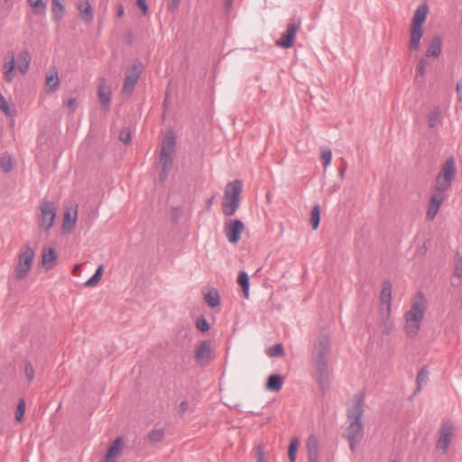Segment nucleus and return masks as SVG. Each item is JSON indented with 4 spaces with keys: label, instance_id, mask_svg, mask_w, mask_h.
I'll return each mask as SVG.
<instances>
[{
    "label": "nucleus",
    "instance_id": "1a4fd4ad",
    "mask_svg": "<svg viewBox=\"0 0 462 462\" xmlns=\"http://www.w3.org/2000/svg\"><path fill=\"white\" fill-rule=\"evenodd\" d=\"M244 228V223L239 219L226 222L225 235L228 242L231 244H236L240 240L241 233Z\"/></svg>",
    "mask_w": 462,
    "mask_h": 462
},
{
    "label": "nucleus",
    "instance_id": "e433bc0d",
    "mask_svg": "<svg viewBox=\"0 0 462 462\" xmlns=\"http://www.w3.org/2000/svg\"><path fill=\"white\" fill-rule=\"evenodd\" d=\"M103 271H104L103 265H99L97 268L95 273L85 282V286H87V287L96 286L101 280Z\"/></svg>",
    "mask_w": 462,
    "mask_h": 462
},
{
    "label": "nucleus",
    "instance_id": "c85d7f7f",
    "mask_svg": "<svg viewBox=\"0 0 462 462\" xmlns=\"http://www.w3.org/2000/svg\"><path fill=\"white\" fill-rule=\"evenodd\" d=\"M427 122L430 128H435L441 125V114L439 108H434L429 113Z\"/></svg>",
    "mask_w": 462,
    "mask_h": 462
},
{
    "label": "nucleus",
    "instance_id": "6ab92c4d",
    "mask_svg": "<svg viewBox=\"0 0 462 462\" xmlns=\"http://www.w3.org/2000/svg\"><path fill=\"white\" fill-rule=\"evenodd\" d=\"M308 451V462H319V442L316 437L310 436L306 443Z\"/></svg>",
    "mask_w": 462,
    "mask_h": 462
},
{
    "label": "nucleus",
    "instance_id": "a211bd4d",
    "mask_svg": "<svg viewBox=\"0 0 462 462\" xmlns=\"http://www.w3.org/2000/svg\"><path fill=\"white\" fill-rule=\"evenodd\" d=\"M78 217L77 206H71L64 214L62 228L70 231L74 228Z\"/></svg>",
    "mask_w": 462,
    "mask_h": 462
},
{
    "label": "nucleus",
    "instance_id": "2f4dec72",
    "mask_svg": "<svg viewBox=\"0 0 462 462\" xmlns=\"http://www.w3.org/2000/svg\"><path fill=\"white\" fill-rule=\"evenodd\" d=\"M205 301L210 308H216L220 304V296L217 290L209 291L205 294Z\"/></svg>",
    "mask_w": 462,
    "mask_h": 462
},
{
    "label": "nucleus",
    "instance_id": "79ce46f5",
    "mask_svg": "<svg viewBox=\"0 0 462 462\" xmlns=\"http://www.w3.org/2000/svg\"><path fill=\"white\" fill-rule=\"evenodd\" d=\"M453 275L458 280L462 277V256L458 252L457 253L455 259Z\"/></svg>",
    "mask_w": 462,
    "mask_h": 462
},
{
    "label": "nucleus",
    "instance_id": "f03ea898",
    "mask_svg": "<svg viewBox=\"0 0 462 462\" xmlns=\"http://www.w3.org/2000/svg\"><path fill=\"white\" fill-rule=\"evenodd\" d=\"M364 397L358 393L354 395L351 406L347 410L348 426L346 429L345 436L349 442L352 451H355L356 446L360 442L364 434L362 418L364 415Z\"/></svg>",
    "mask_w": 462,
    "mask_h": 462
},
{
    "label": "nucleus",
    "instance_id": "39448f33",
    "mask_svg": "<svg viewBox=\"0 0 462 462\" xmlns=\"http://www.w3.org/2000/svg\"><path fill=\"white\" fill-rule=\"evenodd\" d=\"M457 175L455 159L448 158L444 163L436 180V191L444 192L450 186Z\"/></svg>",
    "mask_w": 462,
    "mask_h": 462
},
{
    "label": "nucleus",
    "instance_id": "c9c22d12",
    "mask_svg": "<svg viewBox=\"0 0 462 462\" xmlns=\"http://www.w3.org/2000/svg\"><path fill=\"white\" fill-rule=\"evenodd\" d=\"M5 80L11 82L14 79V57L12 55L8 61L5 62Z\"/></svg>",
    "mask_w": 462,
    "mask_h": 462
},
{
    "label": "nucleus",
    "instance_id": "8fccbe9b",
    "mask_svg": "<svg viewBox=\"0 0 462 462\" xmlns=\"http://www.w3.org/2000/svg\"><path fill=\"white\" fill-rule=\"evenodd\" d=\"M0 109L6 115H9V105L2 95H0Z\"/></svg>",
    "mask_w": 462,
    "mask_h": 462
},
{
    "label": "nucleus",
    "instance_id": "dca6fc26",
    "mask_svg": "<svg viewBox=\"0 0 462 462\" xmlns=\"http://www.w3.org/2000/svg\"><path fill=\"white\" fill-rule=\"evenodd\" d=\"M77 8L80 18L86 23H91L94 18L93 8L88 0H79Z\"/></svg>",
    "mask_w": 462,
    "mask_h": 462
},
{
    "label": "nucleus",
    "instance_id": "4be33fe9",
    "mask_svg": "<svg viewBox=\"0 0 462 462\" xmlns=\"http://www.w3.org/2000/svg\"><path fill=\"white\" fill-rule=\"evenodd\" d=\"M159 164L162 168L160 178L162 180L167 178L173 164V155L160 153Z\"/></svg>",
    "mask_w": 462,
    "mask_h": 462
},
{
    "label": "nucleus",
    "instance_id": "0eeeda50",
    "mask_svg": "<svg viewBox=\"0 0 462 462\" xmlns=\"http://www.w3.org/2000/svg\"><path fill=\"white\" fill-rule=\"evenodd\" d=\"M143 70V65L141 61L135 60L131 69L126 72L125 83L122 91L125 94L130 95Z\"/></svg>",
    "mask_w": 462,
    "mask_h": 462
},
{
    "label": "nucleus",
    "instance_id": "f3484780",
    "mask_svg": "<svg viewBox=\"0 0 462 462\" xmlns=\"http://www.w3.org/2000/svg\"><path fill=\"white\" fill-rule=\"evenodd\" d=\"M175 146L176 137L174 133L172 131H169L162 139L160 153L173 155L175 152Z\"/></svg>",
    "mask_w": 462,
    "mask_h": 462
},
{
    "label": "nucleus",
    "instance_id": "f257e3e1",
    "mask_svg": "<svg viewBox=\"0 0 462 462\" xmlns=\"http://www.w3.org/2000/svg\"><path fill=\"white\" fill-rule=\"evenodd\" d=\"M330 350V338L327 335H319L314 343L312 350L313 377L323 393L329 386L328 356Z\"/></svg>",
    "mask_w": 462,
    "mask_h": 462
},
{
    "label": "nucleus",
    "instance_id": "ddd939ff",
    "mask_svg": "<svg viewBox=\"0 0 462 462\" xmlns=\"http://www.w3.org/2000/svg\"><path fill=\"white\" fill-rule=\"evenodd\" d=\"M298 30L299 25L295 23H289L281 38L276 41V44L286 49L291 48L294 43L295 35Z\"/></svg>",
    "mask_w": 462,
    "mask_h": 462
},
{
    "label": "nucleus",
    "instance_id": "2eb2a0df",
    "mask_svg": "<svg viewBox=\"0 0 462 462\" xmlns=\"http://www.w3.org/2000/svg\"><path fill=\"white\" fill-rule=\"evenodd\" d=\"M98 98L102 106L108 109L111 103V90L104 78L100 79L98 85Z\"/></svg>",
    "mask_w": 462,
    "mask_h": 462
},
{
    "label": "nucleus",
    "instance_id": "5701e85b",
    "mask_svg": "<svg viewBox=\"0 0 462 462\" xmlns=\"http://www.w3.org/2000/svg\"><path fill=\"white\" fill-rule=\"evenodd\" d=\"M428 12L429 8L426 4L419 5L413 14L411 25L423 28V24L427 19Z\"/></svg>",
    "mask_w": 462,
    "mask_h": 462
},
{
    "label": "nucleus",
    "instance_id": "7c9ffc66",
    "mask_svg": "<svg viewBox=\"0 0 462 462\" xmlns=\"http://www.w3.org/2000/svg\"><path fill=\"white\" fill-rule=\"evenodd\" d=\"M0 165L5 173L10 172L14 168V160L12 155L8 152L2 153L0 156Z\"/></svg>",
    "mask_w": 462,
    "mask_h": 462
},
{
    "label": "nucleus",
    "instance_id": "412c9836",
    "mask_svg": "<svg viewBox=\"0 0 462 462\" xmlns=\"http://www.w3.org/2000/svg\"><path fill=\"white\" fill-rule=\"evenodd\" d=\"M423 36V28L413 26L411 27V37L409 49L410 51H418L420 46V40Z\"/></svg>",
    "mask_w": 462,
    "mask_h": 462
},
{
    "label": "nucleus",
    "instance_id": "a878e982",
    "mask_svg": "<svg viewBox=\"0 0 462 462\" xmlns=\"http://www.w3.org/2000/svg\"><path fill=\"white\" fill-rule=\"evenodd\" d=\"M283 385V379L279 374H272L268 377L266 389L272 392H279Z\"/></svg>",
    "mask_w": 462,
    "mask_h": 462
},
{
    "label": "nucleus",
    "instance_id": "9d476101",
    "mask_svg": "<svg viewBox=\"0 0 462 462\" xmlns=\"http://www.w3.org/2000/svg\"><path fill=\"white\" fill-rule=\"evenodd\" d=\"M195 358L200 365H208L213 360L209 342L201 341L198 344L195 350Z\"/></svg>",
    "mask_w": 462,
    "mask_h": 462
},
{
    "label": "nucleus",
    "instance_id": "7ed1b4c3",
    "mask_svg": "<svg viewBox=\"0 0 462 462\" xmlns=\"http://www.w3.org/2000/svg\"><path fill=\"white\" fill-rule=\"evenodd\" d=\"M426 299L418 292L411 301V309L404 314V331L410 337H414L420 328L426 312Z\"/></svg>",
    "mask_w": 462,
    "mask_h": 462
},
{
    "label": "nucleus",
    "instance_id": "de8ad7c7",
    "mask_svg": "<svg viewBox=\"0 0 462 462\" xmlns=\"http://www.w3.org/2000/svg\"><path fill=\"white\" fill-rule=\"evenodd\" d=\"M25 376L29 381H32L34 378V369L31 363L27 362L24 367Z\"/></svg>",
    "mask_w": 462,
    "mask_h": 462
},
{
    "label": "nucleus",
    "instance_id": "a19ab883",
    "mask_svg": "<svg viewBox=\"0 0 462 462\" xmlns=\"http://www.w3.org/2000/svg\"><path fill=\"white\" fill-rule=\"evenodd\" d=\"M428 65V61L425 58H420L418 60L417 68H416V75H415V81H419V78H423L425 72H426V67Z\"/></svg>",
    "mask_w": 462,
    "mask_h": 462
},
{
    "label": "nucleus",
    "instance_id": "ea45409f",
    "mask_svg": "<svg viewBox=\"0 0 462 462\" xmlns=\"http://www.w3.org/2000/svg\"><path fill=\"white\" fill-rule=\"evenodd\" d=\"M320 220V209L319 206L316 205L312 208L310 213V224L313 229H317Z\"/></svg>",
    "mask_w": 462,
    "mask_h": 462
},
{
    "label": "nucleus",
    "instance_id": "37998d69",
    "mask_svg": "<svg viewBox=\"0 0 462 462\" xmlns=\"http://www.w3.org/2000/svg\"><path fill=\"white\" fill-rule=\"evenodd\" d=\"M321 162L324 166V168H328L329 164L331 163L332 160V152L331 150L328 148H322L321 149Z\"/></svg>",
    "mask_w": 462,
    "mask_h": 462
},
{
    "label": "nucleus",
    "instance_id": "6e6552de",
    "mask_svg": "<svg viewBox=\"0 0 462 462\" xmlns=\"http://www.w3.org/2000/svg\"><path fill=\"white\" fill-rule=\"evenodd\" d=\"M40 226L45 230L51 229L56 217L54 204L49 200H43L40 205Z\"/></svg>",
    "mask_w": 462,
    "mask_h": 462
},
{
    "label": "nucleus",
    "instance_id": "423d86ee",
    "mask_svg": "<svg viewBox=\"0 0 462 462\" xmlns=\"http://www.w3.org/2000/svg\"><path fill=\"white\" fill-rule=\"evenodd\" d=\"M34 251L29 246H23L18 255V263L14 269V277L17 280L24 279L32 269Z\"/></svg>",
    "mask_w": 462,
    "mask_h": 462
},
{
    "label": "nucleus",
    "instance_id": "e2e57ef3",
    "mask_svg": "<svg viewBox=\"0 0 462 462\" xmlns=\"http://www.w3.org/2000/svg\"><path fill=\"white\" fill-rule=\"evenodd\" d=\"M393 462H395V461H393Z\"/></svg>",
    "mask_w": 462,
    "mask_h": 462
},
{
    "label": "nucleus",
    "instance_id": "680f3d73",
    "mask_svg": "<svg viewBox=\"0 0 462 462\" xmlns=\"http://www.w3.org/2000/svg\"><path fill=\"white\" fill-rule=\"evenodd\" d=\"M451 283H452L453 286H458L459 285V282H452Z\"/></svg>",
    "mask_w": 462,
    "mask_h": 462
},
{
    "label": "nucleus",
    "instance_id": "b1692460",
    "mask_svg": "<svg viewBox=\"0 0 462 462\" xmlns=\"http://www.w3.org/2000/svg\"><path fill=\"white\" fill-rule=\"evenodd\" d=\"M60 85V79L58 70L56 68H53L46 74V86L49 88L50 92L55 91Z\"/></svg>",
    "mask_w": 462,
    "mask_h": 462
},
{
    "label": "nucleus",
    "instance_id": "58836bf2",
    "mask_svg": "<svg viewBox=\"0 0 462 462\" xmlns=\"http://www.w3.org/2000/svg\"><path fill=\"white\" fill-rule=\"evenodd\" d=\"M299 439L298 438L294 437L291 439L289 448H288V457L291 462H295L296 460V453L299 447Z\"/></svg>",
    "mask_w": 462,
    "mask_h": 462
},
{
    "label": "nucleus",
    "instance_id": "393cba45",
    "mask_svg": "<svg viewBox=\"0 0 462 462\" xmlns=\"http://www.w3.org/2000/svg\"><path fill=\"white\" fill-rule=\"evenodd\" d=\"M57 254L55 249L48 248L44 249L42 253V265L46 267V269L52 268L56 263Z\"/></svg>",
    "mask_w": 462,
    "mask_h": 462
},
{
    "label": "nucleus",
    "instance_id": "aec40b11",
    "mask_svg": "<svg viewBox=\"0 0 462 462\" xmlns=\"http://www.w3.org/2000/svg\"><path fill=\"white\" fill-rule=\"evenodd\" d=\"M381 305L383 308H385L387 314L390 313L391 310V300H392V284L390 281H385L383 284L382 291H381Z\"/></svg>",
    "mask_w": 462,
    "mask_h": 462
},
{
    "label": "nucleus",
    "instance_id": "052dcab7",
    "mask_svg": "<svg viewBox=\"0 0 462 462\" xmlns=\"http://www.w3.org/2000/svg\"><path fill=\"white\" fill-rule=\"evenodd\" d=\"M345 171H346V169H345V168L339 171V173H338L339 178H341V179H343V178H344V176H345Z\"/></svg>",
    "mask_w": 462,
    "mask_h": 462
},
{
    "label": "nucleus",
    "instance_id": "09e8293b",
    "mask_svg": "<svg viewBox=\"0 0 462 462\" xmlns=\"http://www.w3.org/2000/svg\"><path fill=\"white\" fill-rule=\"evenodd\" d=\"M119 139L124 143H129L132 140L129 129L122 130L119 135Z\"/></svg>",
    "mask_w": 462,
    "mask_h": 462
},
{
    "label": "nucleus",
    "instance_id": "13d9d810",
    "mask_svg": "<svg viewBox=\"0 0 462 462\" xmlns=\"http://www.w3.org/2000/svg\"><path fill=\"white\" fill-rule=\"evenodd\" d=\"M125 14V9L122 5H119L116 9V14L118 17H122Z\"/></svg>",
    "mask_w": 462,
    "mask_h": 462
},
{
    "label": "nucleus",
    "instance_id": "4468645a",
    "mask_svg": "<svg viewBox=\"0 0 462 462\" xmlns=\"http://www.w3.org/2000/svg\"><path fill=\"white\" fill-rule=\"evenodd\" d=\"M445 197L443 195V192L436 191L434 193L430 200L428 211H427V217L429 219L432 220L437 216L439 207L442 204Z\"/></svg>",
    "mask_w": 462,
    "mask_h": 462
},
{
    "label": "nucleus",
    "instance_id": "603ef678",
    "mask_svg": "<svg viewBox=\"0 0 462 462\" xmlns=\"http://www.w3.org/2000/svg\"><path fill=\"white\" fill-rule=\"evenodd\" d=\"M189 409V402L187 401H182L179 405V413L180 416H183L185 412Z\"/></svg>",
    "mask_w": 462,
    "mask_h": 462
},
{
    "label": "nucleus",
    "instance_id": "9b49d317",
    "mask_svg": "<svg viewBox=\"0 0 462 462\" xmlns=\"http://www.w3.org/2000/svg\"><path fill=\"white\" fill-rule=\"evenodd\" d=\"M454 427L451 422L445 423L440 430L439 438L437 442V448L443 453L447 451L453 437Z\"/></svg>",
    "mask_w": 462,
    "mask_h": 462
},
{
    "label": "nucleus",
    "instance_id": "3c124183",
    "mask_svg": "<svg viewBox=\"0 0 462 462\" xmlns=\"http://www.w3.org/2000/svg\"><path fill=\"white\" fill-rule=\"evenodd\" d=\"M180 0H168V9L174 12L178 9Z\"/></svg>",
    "mask_w": 462,
    "mask_h": 462
},
{
    "label": "nucleus",
    "instance_id": "20e7f679",
    "mask_svg": "<svg viewBox=\"0 0 462 462\" xmlns=\"http://www.w3.org/2000/svg\"><path fill=\"white\" fill-rule=\"evenodd\" d=\"M243 184L239 180L229 182L225 189L222 208L226 216H233L239 207Z\"/></svg>",
    "mask_w": 462,
    "mask_h": 462
},
{
    "label": "nucleus",
    "instance_id": "f8f14e48",
    "mask_svg": "<svg viewBox=\"0 0 462 462\" xmlns=\"http://www.w3.org/2000/svg\"><path fill=\"white\" fill-rule=\"evenodd\" d=\"M124 449V438L117 437L109 446L106 454L105 455V462H116L122 456Z\"/></svg>",
    "mask_w": 462,
    "mask_h": 462
},
{
    "label": "nucleus",
    "instance_id": "473e14b6",
    "mask_svg": "<svg viewBox=\"0 0 462 462\" xmlns=\"http://www.w3.org/2000/svg\"><path fill=\"white\" fill-rule=\"evenodd\" d=\"M429 379V372L425 367L420 369L416 378V389L414 393H418L421 391L422 385L428 382Z\"/></svg>",
    "mask_w": 462,
    "mask_h": 462
},
{
    "label": "nucleus",
    "instance_id": "6e6d98bb",
    "mask_svg": "<svg viewBox=\"0 0 462 462\" xmlns=\"http://www.w3.org/2000/svg\"><path fill=\"white\" fill-rule=\"evenodd\" d=\"M138 6L142 9L143 13L145 14L148 12V5L146 0H137Z\"/></svg>",
    "mask_w": 462,
    "mask_h": 462
},
{
    "label": "nucleus",
    "instance_id": "cd10ccee",
    "mask_svg": "<svg viewBox=\"0 0 462 462\" xmlns=\"http://www.w3.org/2000/svg\"><path fill=\"white\" fill-rule=\"evenodd\" d=\"M51 1H52L51 12L53 14V19L55 22H60L65 14V5H63L62 0H51Z\"/></svg>",
    "mask_w": 462,
    "mask_h": 462
},
{
    "label": "nucleus",
    "instance_id": "49530a36",
    "mask_svg": "<svg viewBox=\"0 0 462 462\" xmlns=\"http://www.w3.org/2000/svg\"><path fill=\"white\" fill-rule=\"evenodd\" d=\"M196 327L202 332H207L209 329V324L204 317H199L197 319Z\"/></svg>",
    "mask_w": 462,
    "mask_h": 462
},
{
    "label": "nucleus",
    "instance_id": "4c0bfd02",
    "mask_svg": "<svg viewBox=\"0 0 462 462\" xmlns=\"http://www.w3.org/2000/svg\"><path fill=\"white\" fill-rule=\"evenodd\" d=\"M164 436L165 431L163 429H154L152 431H150L148 439L152 443H159L163 440Z\"/></svg>",
    "mask_w": 462,
    "mask_h": 462
},
{
    "label": "nucleus",
    "instance_id": "bf43d9fd",
    "mask_svg": "<svg viewBox=\"0 0 462 462\" xmlns=\"http://www.w3.org/2000/svg\"><path fill=\"white\" fill-rule=\"evenodd\" d=\"M233 1L234 0H226V3H225L226 8L231 7Z\"/></svg>",
    "mask_w": 462,
    "mask_h": 462
},
{
    "label": "nucleus",
    "instance_id": "72a5a7b5",
    "mask_svg": "<svg viewBox=\"0 0 462 462\" xmlns=\"http://www.w3.org/2000/svg\"><path fill=\"white\" fill-rule=\"evenodd\" d=\"M30 64V55L27 51H22L19 54V61L17 65L18 70L22 74H25L29 69Z\"/></svg>",
    "mask_w": 462,
    "mask_h": 462
},
{
    "label": "nucleus",
    "instance_id": "c03bdc74",
    "mask_svg": "<svg viewBox=\"0 0 462 462\" xmlns=\"http://www.w3.org/2000/svg\"><path fill=\"white\" fill-rule=\"evenodd\" d=\"M24 411H25V402L23 400H20L18 406H17L16 412H15V420L17 421H21L23 420Z\"/></svg>",
    "mask_w": 462,
    "mask_h": 462
},
{
    "label": "nucleus",
    "instance_id": "c756f323",
    "mask_svg": "<svg viewBox=\"0 0 462 462\" xmlns=\"http://www.w3.org/2000/svg\"><path fill=\"white\" fill-rule=\"evenodd\" d=\"M237 282L242 288L244 296L247 299L249 297L250 283L248 274L245 271L239 272Z\"/></svg>",
    "mask_w": 462,
    "mask_h": 462
},
{
    "label": "nucleus",
    "instance_id": "864d4df0",
    "mask_svg": "<svg viewBox=\"0 0 462 462\" xmlns=\"http://www.w3.org/2000/svg\"><path fill=\"white\" fill-rule=\"evenodd\" d=\"M67 107L69 110L73 113L77 108V100L76 98H70L67 102Z\"/></svg>",
    "mask_w": 462,
    "mask_h": 462
},
{
    "label": "nucleus",
    "instance_id": "bb28decb",
    "mask_svg": "<svg viewBox=\"0 0 462 462\" xmlns=\"http://www.w3.org/2000/svg\"><path fill=\"white\" fill-rule=\"evenodd\" d=\"M441 52V40L439 37H434L426 51L427 57H434L437 58Z\"/></svg>",
    "mask_w": 462,
    "mask_h": 462
},
{
    "label": "nucleus",
    "instance_id": "4d7b16f0",
    "mask_svg": "<svg viewBox=\"0 0 462 462\" xmlns=\"http://www.w3.org/2000/svg\"><path fill=\"white\" fill-rule=\"evenodd\" d=\"M456 88H457V92L459 97V99H462V81L457 82Z\"/></svg>",
    "mask_w": 462,
    "mask_h": 462
},
{
    "label": "nucleus",
    "instance_id": "a18cd8bd",
    "mask_svg": "<svg viewBox=\"0 0 462 462\" xmlns=\"http://www.w3.org/2000/svg\"><path fill=\"white\" fill-rule=\"evenodd\" d=\"M283 355V347L282 344H276L268 349L269 356H276Z\"/></svg>",
    "mask_w": 462,
    "mask_h": 462
},
{
    "label": "nucleus",
    "instance_id": "f704fd0d",
    "mask_svg": "<svg viewBox=\"0 0 462 462\" xmlns=\"http://www.w3.org/2000/svg\"><path fill=\"white\" fill-rule=\"evenodd\" d=\"M27 2L35 14L42 15L45 14L47 6L43 0H27Z\"/></svg>",
    "mask_w": 462,
    "mask_h": 462
},
{
    "label": "nucleus",
    "instance_id": "5fc2aeb1",
    "mask_svg": "<svg viewBox=\"0 0 462 462\" xmlns=\"http://www.w3.org/2000/svg\"><path fill=\"white\" fill-rule=\"evenodd\" d=\"M257 462H264V455H263V448L262 446H258L257 453H256Z\"/></svg>",
    "mask_w": 462,
    "mask_h": 462
}]
</instances>
